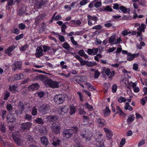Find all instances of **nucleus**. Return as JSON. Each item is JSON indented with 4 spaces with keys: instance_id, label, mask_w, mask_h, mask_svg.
<instances>
[{
    "instance_id": "nucleus-3",
    "label": "nucleus",
    "mask_w": 147,
    "mask_h": 147,
    "mask_svg": "<svg viewBox=\"0 0 147 147\" xmlns=\"http://www.w3.org/2000/svg\"><path fill=\"white\" fill-rule=\"evenodd\" d=\"M51 108V105L49 104H43L38 108V111L41 113L45 114L47 113V111Z\"/></svg>"
},
{
    "instance_id": "nucleus-17",
    "label": "nucleus",
    "mask_w": 147,
    "mask_h": 147,
    "mask_svg": "<svg viewBox=\"0 0 147 147\" xmlns=\"http://www.w3.org/2000/svg\"><path fill=\"white\" fill-rule=\"evenodd\" d=\"M60 141L58 139H56L55 138H53L52 139L51 143L55 146H59Z\"/></svg>"
},
{
    "instance_id": "nucleus-23",
    "label": "nucleus",
    "mask_w": 147,
    "mask_h": 147,
    "mask_svg": "<svg viewBox=\"0 0 147 147\" xmlns=\"http://www.w3.org/2000/svg\"><path fill=\"white\" fill-rule=\"evenodd\" d=\"M96 122L101 127H102L105 125V121L103 119H101L99 118H98L96 119Z\"/></svg>"
},
{
    "instance_id": "nucleus-61",
    "label": "nucleus",
    "mask_w": 147,
    "mask_h": 147,
    "mask_svg": "<svg viewBox=\"0 0 147 147\" xmlns=\"http://www.w3.org/2000/svg\"><path fill=\"white\" fill-rule=\"evenodd\" d=\"M45 94V93L43 92H40L38 93V95L40 98L42 97Z\"/></svg>"
},
{
    "instance_id": "nucleus-34",
    "label": "nucleus",
    "mask_w": 147,
    "mask_h": 147,
    "mask_svg": "<svg viewBox=\"0 0 147 147\" xmlns=\"http://www.w3.org/2000/svg\"><path fill=\"white\" fill-rule=\"evenodd\" d=\"M62 46L65 49L69 50L70 47L69 45L67 42H65L62 45Z\"/></svg>"
},
{
    "instance_id": "nucleus-33",
    "label": "nucleus",
    "mask_w": 147,
    "mask_h": 147,
    "mask_svg": "<svg viewBox=\"0 0 147 147\" xmlns=\"http://www.w3.org/2000/svg\"><path fill=\"white\" fill-rule=\"evenodd\" d=\"M48 1H42L41 2H40V3L39 5V8H41L42 6H44L47 4Z\"/></svg>"
},
{
    "instance_id": "nucleus-40",
    "label": "nucleus",
    "mask_w": 147,
    "mask_h": 147,
    "mask_svg": "<svg viewBox=\"0 0 147 147\" xmlns=\"http://www.w3.org/2000/svg\"><path fill=\"white\" fill-rule=\"evenodd\" d=\"M25 119L28 120H30L32 119V116L28 114H26L24 116Z\"/></svg>"
},
{
    "instance_id": "nucleus-52",
    "label": "nucleus",
    "mask_w": 147,
    "mask_h": 147,
    "mask_svg": "<svg viewBox=\"0 0 147 147\" xmlns=\"http://www.w3.org/2000/svg\"><path fill=\"white\" fill-rule=\"evenodd\" d=\"M117 88V86L116 84H114L113 85L112 87V92L113 93H115L116 91Z\"/></svg>"
},
{
    "instance_id": "nucleus-51",
    "label": "nucleus",
    "mask_w": 147,
    "mask_h": 147,
    "mask_svg": "<svg viewBox=\"0 0 147 147\" xmlns=\"http://www.w3.org/2000/svg\"><path fill=\"white\" fill-rule=\"evenodd\" d=\"M100 75V72L97 70L95 71L94 77L95 78H97Z\"/></svg>"
},
{
    "instance_id": "nucleus-37",
    "label": "nucleus",
    "mask_w": 147,
    "mask_h": 147,
    "mask_svg": "<svg viewBox=\"0 0 147 147\" xmlns=\"http://www.w3.org/2000/svg\"><path fill=\"white\" fill-rule=\"evenodd\" d=\"M45 129L43 126H41L39 128V131L40 133L44 134L45 132Z\"/></svg>"
},
{
    "instance_id": "nucleus-25",
    "label": "nucleus",
    "mask_w": 147,
    "mask_h": 147,
    "mask_svg": "<svg viewBox=\"0 0 147 147\" xmlns=\"http://www.w3.org/2000/svg\"><path fill=\"white\" fill-rule=\"evenodd\" d=\"M43 55L42 49L40 47H37V57L42 56Z\"/></svg>"
},
{
    "instance_id": "nucleus-29",
    "label": "nucleus",
    "mask_w": 147,
    "mask_h": 147,
    "mask_svg": "<svg viewBox=\"0 0 147 147\" xmlns=\"http://www.w3.org/2000/svg\"><path fill=\"white\" fill-rule=\"evenodd\" d=\"M127 55L128 56L127 58V60L128 61H130L133 60L134 59L132 54L130 53H127Z\"/></svg>"
},
{
    "instance_id": "nucleus-8",
    "label": "nucleus",
    "mask_w": 147,
    "mask_h": 147,
    "mask_svg": "<svg viewBox=\"0 0 147 147\" xmlns=\"http://www.w3.org/2000/svg\"><path fill=\"white\" fill-rule=\"evenodd\" d=\"M12 136L15 142L18 146H20L22 143L23 140L13 133H12Z\"/></svg>"
},
{
    "instance_id": "nucleus-9",
    "label": "nucleus",
    "mask_w": 147,
    "mask_h": 147,
    "mask_svg": "<svg viewBox=\"0 0 147 147\" xmlns=\"http://www.w3.org/2000/svg\"><path fill=\"white\" fill-rule=\"evenodd\" d=\"M104 130L106 134L107 139L110 140L112 138L113 136V132L111 130L106 127L104 128Z\"/></svg>"
},
{
    "instance_id": "nucleus-35",
    "label": "nucleus",
    "mask_w": 147,
    "mask_h": 147,
    "mask_svg": "<svg viewBox=\"0 0 147 147\" xmlns=\"http://www.w3.org/2000/svg\"><path fill=\"white\" fill-rule=\"evenodd\" d=\"M85 106L86 108H88L89 110L90 111H92L93 110V108L92 106L90 105L87 102L85 104Z\"/></svg>"
},
{
    "instance_id": "nucleus-54",
    "label": "nucleus",
    "mask_w": 147,
    "mask_h": 147,
    "mask_svg": "<svg viewBox=\"0 0 147 147\" xmlns=\"http://www.w3.org/2000/svg\"><path fill=\"white\" fill-rule=\"evenodd\" d=\"M102 26L100 25H98L95 26L92 28V29L100 30L102 28Z\"/></svg>"
},
{
    "instance_id": "nucleus-19",
    "label": "nucleus",
    "mask_w": 147,
    "mask_h": 147,
    "mask_svg": "<svg viewBox=\"0 0 147 147\" xmlns=\"http://www.w3.org/2000/svg\"><path fill=\"white\" fill-rule=\"evenodd\" d=\"M28 89L29 90L33 91L37 89V83L33 84L30 85L28 87Z\"/></svg>"
},
{
    "instance_id": "nucleus-43",
    "label": "nucleus",
    "mask_w": 147,
    "mask_h": 147,
    "mask_svg": "<svg viewBox=\"0 0 147 147\" xmlns=\"http://www.w3.org/2000/svg\"><path fill=\"white\" fill-rule=\"evenodd\" d=\"M43 48L44 52H46L47 51H48L52 49V48L51 47H48L45 45L43 46Z\"/></svg>"
},
{
    "instance_id": "nucleus-27",
    "label": "nucleus",
    "mask_w": 147,
    "mask_h": 147,
    "mask_svg": "<svg viewBox=\"0 0 147 147\" xmlns=\"http://www.w3.org/2000/svg\"><path fill=\"white\" fill-rule=\"evenodd\" d=\"M124 109L125 110H128L129 111H131L133 109V108L129 105V103L127 102H126L125 104Z\"/></svg>"
},
{
    "instance_id": "nucleus-18",
    "label": "nucleus",
    "mask_w": 147,
    "mask_h": 147,
    "mask_svg": "<svg viewBox=\"0 0 147 147\" xmlns=\"http://www.w3.org/2000/svg\"><path fill=\"white\" fill-rule=\"evenodd\" d=\"M18 107L19 110L20 111V113H21L23 111L24 109L25 108V106L22 101H19L18 104Z\"/></svg>"
},
{
    "instance_id": "nucleus-38",
    "label": "nucleus",
    "mask_w": 147,
    "mask_h": 147,
    "mask_svg": "<svg viewBox=\"0 0 147 147\" xmlns=\"http://www.w3.org/2000/svg\"><path fill=\"white\" fill-rule=\"evenodd\" d=\"M76 110L75 107L74 106H71L70 107V114L71 115H72L73 114H74Z\"/></svg>"
},
{
    "instance_id": "nucleus-62",
    "label": "nucleus",
    "mask_w": 147,
    "mask_h": 147,
    "mask_svg": "<svg viewBox=\"0 0 147 147\" xmlns=\"http://www.w3.org/2000/svg\"><path fill=\"white\" fill-rule=\"evenodd\" d=\"M121 34L123 36H125L128 35V31L126 30H124L122 32Z\"/></svg>"
},
{
    "instance_id": "nucleus-30",
    "label": "nucleus",
    "mask_w": 147,
    "mask_h": 147,
    "mask_svg": "<svg viewBox=\"0 0 147 147\" xmlns=\"http://www.w3.org/2000/svg\"><path fill=\"white\" fill-rule=\"evenodd\" d=\"M9 88H10V90L13 91V92L15 93L17 91V87L15 85H13L12 86L10 87Z\"/></svg>"
},
{
    "instance_id": "nucleus-21",
    "label": "nucleus",
    "mask_w": 147,
    "mask_h": 147,
    "mask_svg": "<svg viewBox=\"0 0 147 147\" xmlns=\"http://www.w3.org/2000/svg\"><path fill=\"white\" fill-rule=\"evenodd\" d=\"M75 57L81 63V65H86V62L84 61L82 58L80 57L79 55H77L75 56Z\"/></svg>"
},
{
    "instance_id": "nucleus-46",
    "label": "nucleus",
    "mask_w": 147,
    "mask_h": 147,
    "mask_svg": "<svg viewBox=\"0 0 147 147\" xmlns=\"http://www.w3.org/2000/svg\"><path fill=\"white\" fill-rule=\"evenodd\" d=\"M104 10L105 11H113V9L111 8V7L109 6H107L104 8Z\"/></svg>"
},
{
    "instance_id": "nucleus-7",
    "label": "nucleus",
    "mask_w": 147,
    "mask_h": 147,
    "mask_svg": "<svg viewBox=\"0 0 147 147\" xmlns=\"http://www.w3.org/2000/svg\"><path fill=\"white\" fill-rule=\"evenodd\" d=\"M51 131L56 134H59L60 133L61 128L57 125H53L51 126Z\"/></svg>"
},
{
    "instance_id": "nucleus-32",
    "label": "nucleus",
    "mask_w": 147,
    "mask_h": 147,
    "mask_svg": "<svg viewBox=\"0 0 147 147\" xmlns=\"http://www.w3.org/2000/svg\"><path fill=\"white\" fill-rule=\"evenodd\" d=\"M118 100L119 103H122L125 102L126 100L125 97L120 96L118 98Z\"/></svg>"
},
{
    "instance_id": "nucleus-64",
    "label": "nucleus",
    "mask_w": 147,
    "mask_h": 147,
    "mask_svg": "<svg viewBox=\"0 0 147 147\" xmlns=\"http://www.w3.org/2000/svg\"><path fill=\"white\" fill-rule=\"evenodd\" d=\"M78 53L80 56L83 57V55L85 54V52L83 50H81L79 51Z\"/></svg>"
},
{
    "instance_id": "nucleus-53",
    "label": "nucleus",
    "mask_w": 147,
    "mask_h": 147,
    "mask_svg": "<svg viewBox=\"0 0 147 147\" xmlns=\"http://www.w3.org/2000/svg\"><path fill=\"white\" fill-rule=\"evenodd\" d=\"M26 138L28 141H29L30 142H32V138L30 135L27 136Z\"/></svg>"
},
{
    "instance_id": "nucleus-57",
    "label": "nucleus",
    "mask_w": 147,
    "mask_h": 147,
    "mask_svg": "<svg viewBox=\"0 0 147 147\" xmlns=\"http://www.w3.org/2000/svg\"><path fill=\"white\" fill-rule=\"evenodd\" d=\"M145 141L144 140H142L138 144V146L140 147L145 144Z\"/></svg>"
},
{
    "instance_id": "nucleus-45",
    "label": "nucleus",
    "mask_w": 147,
    "mask_h": 147,
    "mask_svg": "<svg viewBox=\"0 0 147 147\" xmlns=\"http://www.w3.org/2000/svg\"><path fill=\"white\" fill-rule=\"evenodd\" d=\"M70 39L71 42L73 44V45L76 46L78 45V44L77 42L74 40V37L73 36H71Z\"/></svg>"
},
{
    "instance_id": "nucleus-50",
    "label": "nucleus",
    "mask_w": 147,
    "mask_h": 147,
    "mask_svg": "<svg viewBox=\"0 0 147 147\" xmlns=\"http://www.w3.org/2000/svg\"><path fill=\"white\" fill-rule=\"evenodd\" d=\"M23 34H22L16 36L15 38V39L16 40H18L23 38Z\"/></svg>"
},
{
    "instance_id": "nucleus-39",
    "label": "nucleus",
    "mask_w": 147,
    "mask_h": 147,
    "mask_svg": "<svg viewBox=\"0 0 147 147\" xmlns=\"http://www.w3.org/2000/svg\"><path fill=\"white\" fill-rule=\"evenodd\" d=\"M28 45L26 44L25 45L21 46L20 48V50L21 51H24L26 50L27 48L28 47Z\"/></svg>"
},
{
    "instance_id": "nucleus-28",
    "label": "nucleus",
    "mask_w": 147,
    "mask_h": 147,
    "mask_svg": "<svg viewBox=\"0 0 147 147\" xmlns=\"http://www.w3.org/2000/svg\"><path fill=\"white\" fill-rule=\"evenodd\" d=\"M7 109L9 113H11L13 111V107L11 104H7L6 106Z\"/></svg>"
},
{
    "instance_id": "nucleus-2",
    "label": "nucleus",
    "mask_w": 147,
    "mask_h": 147,
    "mask_svg": "<svg viewBox=\"0 0 147 147\" xmlns=\"http://www.w3.org/2000/svg\"><path fill=\"white\" fill-rule=\"evenodd\" d=\"M78 128L74 126L71 129H65L63 132V136L66 138H71L74 133L76 134L78 132Z\"/></svg>"
},
{
    "instance_id": "nucleus-63",
    "label": "nucleus",
    "mask_w": 147,
    "mask_h": 147,
    "mask_svg": "<svg viewBox=\"0 0 147 147\" xmlns=\"http://www.w3.org/2000/svg\"><path fill=\"white\" fill-rule=\"evenodd\" d=\"M101 5V3L100 2H96L94 4L95 7L96 8H98Z\"/></svg>"
},
{
    "instance_id": "nucleus-22",
    "label": "nucleus",
    "mask_w": 147,
    "mask_h": 147,
    "mask_svg": "<svg viewBox=\"0 0 147 147\" xmlns=\"http://www.w3.org/2000/svg\"><path fill=\"white\" fill-rule=\"evenodd\" d=\"M135 117L133 114L131 115L128 117V118L127 119V122L128 124L130 123L134 120Z\"/></svg>"
},
{
    "instance_id": "nucleus-10",
    "label": "nucleus",
    "mask_w": 147,
    "mask_h": 147,
    "mask_svg": "<svg viewBox=\"0 0 147 147\" xmlns=\"http://www.w3.org/2000/svg\"><path fill=\"white\" fill-rule=\"evenodd\" d=\"M16 118L13 113H10L8 114L7 117V120L8 122H13L16 121Z\"/></svg>"
},
{
    "instance_id": "nucleus-60",
    "label": "nucleus",
    "mask_w": 147,
    "mask_h": 147,
    "mask_svg": "<svg viewBox=\"0 0 147 147\" xmlns=\"http://www.w3.org/2000/svg\"><path fill=\"white\" fill-rule=\"evenodd\" d=\"M87 2L88 1L87 0H83L80 2V4L82 6L85 5Z\"/></svg>"
},
{
    "instance_id": "nucleus-16",
    "label": "nucleus",
    "mask_w": 147,
    "mask_h": 147,
    "mask_svg": "<svg viewBox=\"0 0 147 147\" xmlns=\"http://www.w3.org/2000/svg\"><path fill=\"white\" fill-rule=\"evenodd\" d=\"M57 119V117L56 115H49L47 117V120L49 121H53Z\"/></svg>"
},
{
    "instance_id": "nucleus-49",
    "label": "nucleus",
    "mask_w": 147,
    "mask_h": 147,
    "mask_svg": "<svg viewBox=\"0 0 147 147\" xmlns=\"http://www.w3.org/2000/svg\"><path fill=\"white\" fill-rule=\"evenodd\" d=\"M18 26L21 30H24L26 27L24 24L22 23L19 24Z\"/></svg>"
},
{
    "instance_id": "nucleus-24",
    "label": "nucleus",
    "mask_w": 147,
    "mask_h": 147,
    "mask_svg": "<svg viewBox=\"0 0 147 147\" xmlns=\"http://www.w3.org/2000/svg\"><path fill=\"white\" fill-rule=\"evenodd\" d=\"M110 112V110L108 107H106V109H104L103 111V113L105 116H107L109 115Z\"/></svg>"
},
{
    "instance_id": "nucleus-56",
    "label": "nucleus",
    "mask_w": 147,
    "mask_h": 147,
    "mask_svg": "<svg viewBox=\"0 0 147 147\" xmlns=\"http://www.w3.org/2000/svg\"><path fill=\"white\" fill-rule=\"evenodd\" d=\"M67 28V26L65 24L62 25L61 26V32H65V30Z\"/></svg>"
},
{
    "instance_id": "nucleus-1",
    "label": "nucleus",
    "mask_w": 147,
    "mask_h": 147,
    "mask_svg": "<svg viewBox=\"0 0 147 147\" xmlns=\"http://www.w3.org/2000/svg\"><path fill=\"white\" fill-rule=\"evenodd\" d=\"M40 79L42 82H46L47 86H49L52 88H58L59 86V83L56 81H53L50 79H48L46 76L37 75V79Z\"/></svg>"
},
{
    "instance_id": "nucleus-58",
    "label": "nucleus",
    "mask_w": 147,
    "mask_h": 147,
    "mask_svg": "<svg viewBox=\"0 0 147 147\" xmlns=\"http://www.w3.org/2000/svg\"><path fill=\"white\" fill-rule=\"evenodd\" d=\"M59 39L61 41L63 42L65 41V39L63 36L59 35Z\"/></svg>"
},
{
    "instance_id": "nucleus-47",
    "label": "nucleus",
    "mask_w": 147,
    "mask_h": 147,
    "mask_svg": "<svg viewBox=\"0 0 147 147\" xmlns=\"http://www.w3.org/2000/svg\"><path fill=\"white\" fill-rule=\"evenodd\" d=\"M32 113L33 115H36L37 114V109L36 107L34 106L33 108Z\"/></svg>"
},
{
    "instance_id": "nucleus-13",
    "label": "nucleus",
    "mask_w": 147,
    "mask_h": 147,
    "mask_svg": "<svg viewBox=\"0 0 147 147\" xmlns=\"http://www.w3.org/2000/svg\"><path fill=\"white\" fill-rule=\"evenodd\" d=\"M20 80V78L19 74L15 75L9 77L8 78V81L10 82Z\"/></svg>"
},
{
    "instance_id": "nucleus-31",
    "label": "nucleus",
    "mask_w": 147,
    "mask_h": 147,
    "mask_svg": "<svg viewBox=\"0 0 147 147\" xmlns=\"http://www.w3.org/2000/svg\"><path fill=\"white\" fill-rule=\"evenodd\" d=\"M86 65L87 66L89 67H92L96 65V62H89L88 61H86Z\"/></svg>"
},
{
    "instance_id": "nucleus-55",
    "label": "nucleus",
    "mask_w": 147,
    "mask_h": 147,
    "mask_svg": "<svg viewBox=\"0 0 147 147\" xmlns=\"http://www.w3.org/2000/svg\"><path fill=\"white\" fill-rule=\"evenodd\" d=\"M117 113H119L120 115H122L123 117H125L126 115L121 110H119V111H118Z\"/></svg>"
},
{
    "instance_id": "nucleus-15",
    "label": "nucleus",
    "mask_w": 147,
    "mask_h": 147,
    "mask_svg": "<svg viewBox=\"0 0 147 147\" xmlns=\"http://www.w3.org/2000/svg\"><path fill=\"white\" fill-rule=\"evenodd\" d=\"M40 140L41 143L45 146H47L49 143L47 138L45 136H43L41 138Z\"/></svg>"
},
{
    "instance_id": "nucleus-36",
    "label": "nucleus",
    "mask_w": 147,
    "mask_h": 147,
    "mask_svg": "<svg viewBox=\"0 0 147 147\" xmlns=\"http://www.w3.org/2000/svg\"><path fill=\"white\" fill-rule=\"evenodd\" d=\"M10 95V93L7 91H5L4 93V96L3 97V99L4 100H7Z\"/></svg>"
},
{
    "instance_id": "nucleus-20",
    "label": "nucleus",
    "mask_w": 147,
    "mask_h": 147,
    "mask_svg": "<svg viewBox=\"0 0 147 147\" xmlns=\"http://www.w3.org/2000/svg\"><path fill=\"white\" fill-rule=\"evenodd\" d=\"M26 11V8L25 6L22 7L18 12V15L21 16Z\"/></svg>"
},
{
    "instance_id": "nucleus-44",
    "label": "nucleus",
    "mask_w": 147,
    "mask_h": 147,
    "mask_svg": "<svg viewBox=\"0 0 147 147\" xmlns=\"http://www.w3.org/2000/svg\"><path fill=\"white\" fill-rule=\"evenodd\" d=\"M125 139L124 138H122L120 143L119 145V147H122L125 144Z\"/></svg>"
},
{
    "instance_id": "nucleus-12",
    "label": "nucleus",
    "mask_w": 147,
    "mask_h": 147,
    "mask_svg": "<svg viewBox=\"0 0 147 147\" xmlns=\"http://www.w3.org/2000/svg\"><path fill=\"white\" fill-rule=\"evenodd\" d=\"M69 108V107L68 106H64L60 107V110L61 111V114L63 115L65 113H67Z\"/></svg>"
},
{
    "instance_id": "nucleus-6",
    "label": "nucleus",
    "mask_w": 147,
    "mask_h": 147,
    "mask_svg": "<svg viewBox=\"0 0 147 147\" xmlns=\"http://www.w3.org/2000/svg\"><path fill=\"white\" fill-rule=\"evenodd\" d=\"M22 63L20 61H16L12 65V70L15 71L17 69L19 70L22 67Z\"/></svg>"
},
{
    "instance_id": "nucleus-42",
    "label": "nucleus",
    "mask_w": 147,
    "mask_h": 147,
    "mask_svg": "<svg viewBox=\"0 0 147 147\" xmlns=\"http://www.w3.org/2000/svg\"><path fill=\"white\" fill-rule=\"evenodd\" d=\"M109 43H111L113 42L116 38L115 36L114 35L111 36V37L109 38Z\"/></svg>"
},
{
    "instance_id": "nucleus-5",
    "label": "nucleus",
    "mask_w": 147,
    "mask_h": 147,
    "mask_svg": "<svg viewBox=\"0 0 147 147\" xmlns=\"http://www.w3.org/2000/svg\"><path fill=\"white\" fill-rule=\"evenodd\" d=\"M20 125L21 126L20 127L22 130L27 131L30 129L32 124L30 122H26L22 123Z\"/></svg>"
},
{
    "instance_id": "nucleus-48",
    "label": "nucleus",
    "mask_w": 147,
    "mask_h": 147,
    "mask_svg": "<svg viewBox=\"0 0 147 147\" xmlns=\"http://www.w3.org/2000/svg\"><path fill=\"white\" fill-rule=\"evenodd\" d=\"M119 9L123 13H126L127 11V8L124 6H121Z\"/></svg>"
},
{
    "instance_id": "nucleus-41",
    "label": "nucleus",
    "mask_w": 147,
    "mask_h": 147,
    "mask_svg": "<svg viewBox=\"0 0 147 147\" xmlns=\"http://www.w3.org/2000/svg\"><path fill=\"white\" fill-rule=\"evenodd\" d=\"M16 0H8L7 4L9 6H11L15 4Z\"/></svg>"
},
{
    "instance_id": "nucleus-26",
    "label": "nucleus",
    "mask_w": 147,
    "mask_h": 147,
    "mask_svg": "<svg viewBox=\"0 0 147 147\" xmlns=\"http://www.w3.org/2000/svg\"><path fill=\"white\" fill-rule=\"evenodd\" d=\"M146 26L143 24H142L141 26H140L139 28L137 29L138 31L144 32Z\"/></svg>"
},
{
    "instance_id": "nucleus-4",
    "label": "nucleus",
    "mask_w": 147,
    "mask_h": 147,
    "mask_svg": "<svg viewBox=\"0 0 147 147\" xmlns=\"http://www.w3.org/2000/svg\"><path fill=\"white\" fill-rule=\"evenodd\" d=\"M54 102L58 104L63 103L65 100V97L63 95L59 94L55 96L54 99Z\"/></svg>"
},
{
    "instance_id": "nucleus-11",
    "label": "nucleus",
    "mask_w": 147,
    "mask_h": 147,
    "mask_svg": "<svg viewBox=\"0 0 147 147\" xmlns=\"http://www.w3.org/2000/svg\"><path fill=\"white\" fill-rule=\"evenodd\" d=\"M16 48V46L13 45H12L7 48L5 51V53L7 54L9 56H11V54L10 53Z\"/></svg>"
},
{
    "instance_id": "nucleus-14",
    "label": "nucleus",
    "mask_w": 147,
    "mask_h": 147,
    "mask_svg": "<svg viewBox=\"0 0 147 147\" xmlns=\"http://www.w3.org/2000/svg\"><path fill=\"white\" fill-rule=\"evenodd\" d=\"M76 80L78 83H79L80 82H83L86 81L87 79L85 76H78L76 77Z\"/></svg>"
},
{
    "instance_id": "nucleus-59",
    "label": "nucleus",
    "mask_w": 147,
    "mask_h": 147,
    "mask_svg": "<svg viewBox=\"0 0 147 147\" xmlns=\"http://www.w3.org/2000/svg\"><path fill=\"white\" fill-rule=\"evenodd\" d=\"M105 72V73L108 76H109L110 74V70L109 68H107L106 69Z\"/></svg>"
}]
</instances>
